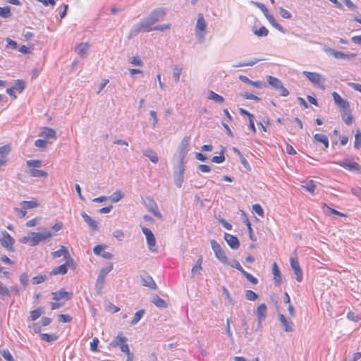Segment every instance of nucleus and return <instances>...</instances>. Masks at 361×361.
Here are the masks:
<instances>
[{
  "label": "nucleus",
  "instance_id": "1",
  "mask_svg": "<svg viewBox=\"0 0 361 361\" xmlns=\"http://www.w3.org/2000/svg\"><path fill=\"white\" fill-rule=\"evenodd\" d=\"M154 24L155 23L149 16L146 17L132 27L129 32V37H133L140 32H148L154 30Z\"/></svg>",
  "mask_w": 361,
  "mask_h": 361
},
{
  "label": "nucleus",
  "instance_id": "2",
  "mask_svg": "<svg viewBox=\"0 0 361 361\" xmlns=\"http://www.w3.org/2000/svg\"><path fill=\"white\" fill-rule=\"evenodd\" d=\"M303 75L314 85H317L323 90L325 88V78L322 75L310 71H303Z\"/></svg>",
  "mask_w": 361,
  "mask_h": 361
},
{
  "label": "nucleus",
  "instance_id": "3",
  "mask_svg": "<svg viewBox=\"0 0 361 361\" xmlns=\"http://www.w3.org/2000/svg\"><path fill=\"white\" fill-rule=\"evenodd\" d=\"M127 342V338L122 336L121 334H118L116 337L111 342L110 345L112 347H119L123 353H125L126 355H128V353H132L130 351V348L128 345L126 343Z\"/></svg>",
  "mask_w": 361,
  "mask_h": 361
},
{
  "label": "nucleus",
  "instance_id": "4",
  "mask_svg": "<svg viewBox=\"0 0 361 361\" xmlns=\"http://www.w3.org/2000/svg\"><path fill=\"white\" fill-rule=\"evenodd\" d=\"M189 142L190 140L188 137H184L182 140L177 152L174 154V159H177L178 161H183L188 152Z\"/></svg>",
  "mask_w": 361,
  "mask_h": 361
},
{
  "label": "nucleus",
  "instance_id": "5",
  "mask_svg": "<svg viewBox=\"0 0 361 361\" xmlns=\"http://www.w3.org/2000/svg\"><path fill=\"white\" fill-rule=\"evenodd\" d=\"M335 164L350 171L361 173V165L353 159H345L343 160L335 162Z\"/></svg>",
  "mask_w": 361,
  "mask_h": 361
},
{
  "label": "nucleus",
  "instance_id": "6",
  "mask_svg": "<svg viewBox=\"0 0 361 361\" xmlns=\"http://www.w3.org/2000/svg\"><path fill=\"white\" fill-rule=\"evenodd\" d=\"M268 83L276 90H280V94L283 97H287L289 94V91L283 87L281 81L273 76L268 75L267 77Z\"/></svg>",
  "mask_w": 361,
  "mask_h": 361
},
{
  "label": "nucleus",
  "instance_id": "7",
  "mask_svg": "<svg viewBox=\"0 0 361 361\" xmlns=\"http://www.w3.org/2000/svg\"><path fill=\"white\" fill-rule=\"evenodd\" d=\"M14 238L6 231L1 232L0 235V244L8 251L13 250Z\"/></svg>",
  "mask_w": 361,
  "mask_h": 361
},
{
  "label": "nucleus",
  "instance_id": "8",
  "mask_svg": "<svg viewBox=\"0 0 361 361\" xmlns=\"http://www.w3.org/2000/svg\"><path fill=\"white\" fill-rule=\"evenodd\" d=\"M32 243L31 246H35L39 243L50 239L53 234L50 231H46L44 233H36L32 232Z\"/></svg>",
  "mask_w": 361,
  "mask_h": 361
},
{
  "label": "nucleus",
  "instance_id": "9",
  "mask_svg": "<svg viewBox=\"0 0 361 361\" xmlns=\"http://www.w3.org/2000/svg\"><path fill=\"white\" fill-rule=\"evenodd\" d=\"M290 264L291 269H292L294 274L295 275L296 280L298 282H301L303 279V274H302V271L300 268L298 257H290Z\"/></svg>",
  "mask_w": 361,
  "mask_h": 361
},
{
  "label": "nucleus",
  "instance_id": "10",
  "mask_svg": "<svg viewBox=\"0 0 361 361\" xmlns=\"http://www.w3.org/2000/svg\"><path fill=\"white\" fill-rule=\"evenodd\" d=\"M142 231L146 237L149 250L152 252L157 251L156 239L152 231L146 227H142Z\"/></svg>",
  "mask_w": 361,
  "mask_h": 361
},
{
  "label": "nucleus",
  "instance_id": "11",
  "mask_svg": "<svg viewBox=\"0 0 361 361\" xmlns=\"http://www.w3.org/2000/svg\"><path fill=\"white\" fill-rule=\"evenodd\" d=\"M166 9L164 8H158L152 11L148 16L156 23L162 20L166 16Z\"/></svg>",
  "mask_w": 361,
  "mask_h": 361
},
{
  "label": "nucleus",
  "instance_id": "12",
  "mask_svg": "<svg viewBox=\"0 0 361 361\" xmlns=\"http://www.w3.org/2000/svg\"><path fill=\"white\" fill-rule=\"evenodd\" d=\"M212 247L215 252L216 257L221 262H225L227 260L226 255L224 251L222 250L220 245L215 240L212 241Z\"/></svg>",
  "mask_w": 361,
  "mask_h": 361
},
{
  "label": "nucleus",
  "instance_id": "13",
  "mask_svg": "<svg viewBox=\"0 0 361 361\" xmlns=\"http://www.w3.org/2000/svg\"><path fill=\"white\" fill-rule=\"evenodd\" d=\"M106 247V246L104 245H97L93 249L94 253L96 255H99L104 259H111L113 258L114 255L111 252H106L105 251Z\"/></svg>",
  "mask_w": 361,
  "mask_h": 361
},
{
  "label": "nucleus",
  "instance_id": "14",
  "mask_svg": "<svg viewBox=\"0 0 361 361\" xmlns=\"http://www.w3.org/2000/svg\"><path fill=\"white\" fill-rule=\"evenodd\" d=\"M51 255L54 258H57L63 256L65 259L68 262H71L73 261V259L71 258L68 249L64 246H61V248L59 250L51 252Z\"/></svg>",
  "mask_w": 361,
  "mask_h": 361
},
{
  "label": "nucleus",
  "instance_id": "15",
  "mask_svg": "<svg viewBox=\"0 0 361 361\" xmlns=\"http://www.w3.org/2000/svg\"><path fill=\"white\" fill-rule=\"evenodd\" d=\"M52 299L56 301L61 300H68L72 296V293L67 292L63 289L52 293Z\"/></svg>",
  "mask_w": 361,
  "mask_h": 361
},
{
  "label": "nucleus",
  "instance_id": "16",
  "mask_svg": "<svg viewBox=\"0 0 361 361\" xmlns=\"http://www.w3.org/2000/svg\"><path fill=\"white\" fill-rule=\"evenodd\" d=\"M145 205L154 216L159 218H161V214L159 211L158 207L156 202L151 198H147L145 202Z\"/></svg>",
  "mask_w": 361,
  "mask_h": 361
},
{
  "label": "nucleus",
  "instance_id": "17",
  "mask_svg": "<svg viewBox=\"0 0 361 361\" xmlns=\"http://www.w3.org/2000/svg\"><path fill=\"white\" fill-rule=\"evenodd\" d=\"M332 96L336 104L343 109H347L349 108V103L347 100L343 99L338 93L334 92Z\"/></svg>",
  "mask_w": 361,
  "mask_h": 361
},
{
  "label": "nucleus",
  "instance_id": "18",
  "mask_svg": "<svg viewBox=\"0 0 361 361\" xmlns=\"http://www.w3.org/2000/svg\"><path fill=\"white\" fill-rule=\"evenodd\" d=\"M224 239L232 249H238L240 247L239 240L235 235L225 233Z\"/></svg>",
  "mask_w": 361,
  "mask_h": 361
},
{
  "label": "nucleus",
  "instance_id": "19",
  "mask_svg": "<svg viewBox=\"0 0 361 361\" xmlns=\"http://www.w3.org/2000/svg\"><path fill=\"white\" fill-rule=\"evenodd\" d=\"M203 32V16L199 15L195 26V35L200 42H202Z\"/></svg>",
  "mask_w": 361,
  "mask_h": 361
},
{
  "label": "nucleus",
  "instance_id": "20",
  "mask_svg": "<svg viewBox=\"0 0 361 361\" xmlns=\"http://www.w3.org/2000/svg\"><path fill=\"white\" fill-rule=\"evenodd\" d=\"M90 47V44L88 42H82L76 46L75 51L77 54L83 57L87 54Z\"/></svg>",
  "mask_w": 361,
  "mask_h": 361
},
{
  "label": "nucleus",
  "instance_id": "21",
  "mask_svg": "<svg viewBox=\"0 0 361 361\" xmlns=\"http://www.w3.org/2000/svg\"><path fill=\"white\" fill-rule=\"evenodd\" d=\"M329 51L334 58L337 59H346L355 57L356 56L355 54H345L333 49H329Z\"/></svg>",
  "mask_w": 361,
  "mask_h": 361
},
{
  "label": "nucleus",
  "instance_id": "22",
  "mask_svg": "<svg viewBox=\"0 0 361 361\" xmlns=\"http://www.w3.org/2000/svg\"><path fill=\"white\" fill-rule=\"evenodd\" d=\"M279 319L285 331L291 332L293 331L292 322L287 320L283 314H279Z\"/></svg>",
  "mask_w": 361,
  "mask_h": 361
},
{
  "label": "nucleus",
  "instance_id": "23",
  "mask_svg": "<svg viewBox=\"0 0 361 361\" xmlns=\"http://www.w3.org/2000/svg\"><path fill=\"white\" fill-rule=\"evenodd\" d=\"M267 315V306L264 303L259 305L257 307V316L258 319L259 325H260L262 320L264 319Z\"/></svg>",
  "mask_w": 361,
  "mask_h": 361
},
{
  "label": "nucleus",
  "instance_id": "24",
  "mask_svg": "<svg viewBox=\"0 0 361 361\" xmlns=\"http://www.w3.org/2000/svg\"><path fill=\"white\" fill-rule=\"evenodd\" d=\"M39 135L42 137H44V138H47V139H56V131L54 129L48 128V127L42 128Z\"/></svg>",
  "mask_w": 361,
  "mask_h": 361
},
{
  "label": "nucleus",
  "instance_id": "25",
  "mask_svg": "<svg viewBox=\"0 0 361 361\" xmlns=\"http://www.w3.org/2000/svg\"><path fill=\"white\" fill-rule=\"evenodd\" d=\"M27 173L31 177H37V178H47L48 176L47 172L44 170L37 169H29Z\"/></svg>",
  "mask_w": 361,
  "mask_h": 361
},
{
  "label": "nucleus",
  "instance_id": "26",
  "mask_svg": "<svg viewBox=\"0 0 361 361\" xmlns=\"http://www.w3.org/2000/svg\"><path fill=\"white\" fill-rule=\"evenodd\" d=\"M314 140L317 143H322L327 149L329 146V138L326 135L322 133H317L314 136Z\"/></svg>",
  "mask_w": 361,
  "mask_h": 361
},
{
  "label": "nucleus",
  "instance_id": "27",
  "mask_svg": "<svg viewBox=\"0 0 361 361\" xmlns=\"http://www.w3.org/2000/svg\"><path fill=\"white\" fill-rule=\"evenodd\" d=\"M70 262H68L67 261L66 262V263L57 267H55L51 271V275H57V274H61V275H63L65 274H66L67 271H68V267L69 265Z\"/></svg>",
  "mask_w": 361,
  "mask_h": 361
},
{
  "label": "nucleus",
  "instance_id": "28",
  "mask_svg": "<svg viewBox=\"0 0 361 361\" xmlns=\"http://www.w3.org/2000/svg\"><path fill=\"white\" fill-rule=\"evenodd\" d=\"M82 217L85 222L88 224V226L94 231H97L98 229L97 223L93 220L89 215L86 213L82 212L81 214Z\"/></svg>",
  "mask_w": 361,
  "mask_h": 361
},
{
  "label": "nucleus",
  "instance_id": "29",
  "mask_svg": "<svg viewBox=\"0 0 361 361\" xmlns=\"http://www.w3.org/2000/svg\"><path fill=\"white\" fill-rule=\"evenodd\" d=\"M272 273L274 275V280L276 285H280L281 282V275L279 268L276 262L272 264Z\"/></svg>",
  "mask_w": 361,
  "mask_h": 361
},
{
  "label": "nucleus",
  "instance_id": "30",
  "mask_svg": "<svg viewBox=\"0 0 361 361\" xmlns=\"http://www.w3.org/2000/svg\"><path fill=\"white\" fill-rule=\"evenodd\" d=\"M142 285L145 286L149 287V288L154 290L157 288L156 283H154L153 279L149 275L142 276Z\"/></svg>",
  "mask_w": 361,
  "mask_h": 361
},
{
  "label": "nucleus",
  "instance_id": "31",
  "mask_svg": "<svg viewBox=\"0 0 361 361\" xmlns=\"http://www.w3.org/2000/svg\"><path fill=\"white\" fill-rule=\"evenodd\" d=\"M143 155L149 158V160L154 164L157 163L159 161L157 153L150 149L144 150Z\"/></svg>",
  "mask_w": 361,
  "mask_h": 361
},
{
  "label": "nucleus",
  "instance_id": "32",
  "mask_svg": "<svg viewBox=\"0 0 361 361\" xmlns=\"http://www.w3.org/2000/svg\"><path fill=\"white\" fill-rule=\"evenodd\" d=\"M207 98L217 104H222L224 102V99L222 96L213 91H209Z\"/></svg>",
  "mask_w": 361,
  "mask_h": 361
},
{
  "label": "nucleus",
  "instance_id": "33",
  "mask_svg": "<svg viewBox=\"0 0 361 361\" xmlns=\"http://www.w3.org/2000/svg\"><path fill=\"white\" fill-rule=\"evenodd\" d=\"M202 259H199L197 264L192 268L191 275L192 278L200 276L202 271Z\"/></svg>",
  "mask_w": 361,
  "mask_h": 361
},
{
  "label": "nucleus",
  "instance_id": "34",
  "mask_svg": "<svg viewBox=\"0 0 361 361\" xmlns=\"http://www.w3.org/2000/svg\"><path fill=\"white\" fill-rule=\"evenodd\" d=\"M183 68L179 65H176L173 67V78L177 83L180 80V76L182 73Z\"/></svg>",
  "mask_w": 361,
  "mask_h": 361
},
{
  "label": "nucleus",
  "instance_id": "35",
  "mask_svg": "<svg viewBox=\"0 0 361 361\" xmlns=\"http://www.w3.org/2000/svg\"><path fill=\"white\" fill-rule=\"evenodd\" d=\"M259 61H260V59L255 58V59H252L247 61L239 62L237 64L234 65L233 66L236 67V68L243 67V66H252L256 64Z\"/></svg>",
  "mask_w": 361,
  "mask_h": 361
},
{
  "label": "nucleus",
  "instance_id": "36",
  "mask_svg": "<svg viewBox=\"0 0 361 361\" xmlns=\"http://www.w3.org/2000/svg\"><path fill=\"white\" fill-rule=\"evenodd\" d=\"M152 302L158 307H166V302L157 295L152 297Z\"/></svg>",
  "mask_w": 361,
  "mask_h": 361
},
{
  "label": "nucleus",
  "instance_id": "37",
  "mask_svg": "<svg viewBox=\"0 0 361 361\" xmlns=\"http://www.w3.org/2000/svg\"><path fill=\"white\" fill-rule=\"evenodd\" d=\"M26 164L30 169H37L42 166V161L39 159H30L26 161Z\"/></svg>",
  "mask_w": 361,
  "mask_h": 361
},
{
  "label": "nucleus",
  "instance_id": "38",
  "mask_svg": "<svg viewBox=\"0 0 361 361\" xmlns=\"http://www.w3.org/2000/svg\"><path fill=\"white\" fill-rule=\"evenodd\" d=\"M21 206L24 207V209H32L39 206V203L37 200H30V201H23L20 203Z\"/></svg>",
  "mask_w": 361,
  "mask_h": 361
},
{
  "label": "nucleus",
  "instance_id": "39",
  "mask_svg": "<svg viewBox=\"0 0 361 361\" xmlns=\"http://www.w3.org/2000/svg\"><path fill=\"white\" fill-rule=\"evenodd\" d=\"M113 269V265L111 263H109L106 267L102 268L98 275L102 280V278L104 279L105 276Z\"/></svg>",
  "mask_w": 361,
  "mask_h": 361
},
{
  "label": "nucleus",
  "instance_id": "40",
  "mask_svg": "<svg viewBox=\"0 0 361 361\" xmlns=\"http://www.w3.org/2000/svg\"><path fill=\"white\" fill-rule=\"evenodd\" d=\"M41 339L42 341L47 342H53L57 340L58 336L56 334H42L40 335Z\"/></svg>",
  "mask_w": 361,
  "mask_h": 361
},
{
  "label": "nucleus",
  "instance_id": "41",
  "mask_svg": "<svg viewBox=\"0 0 361 361\" xmlns=\"http://www.w3.org/2000/svg\"><path fill=\"white\" fill-rule=\"evenodd\" d=\"M43 314L42 308L38 307L30 312V319L32 321H35L38 319Z\"/></svg>",
  "mask_w": 361,
  "mask_h": 361
},
{
  "label": "nucleus",
  "instance_id": "42",
  "mask_svg": "<svg viewBox=\"0 0 361 361\" xmlns=\"http://www.w3.org/2000/svg\"><path fill=\"white\" fill-rule=\"evenodd\" d=\"M354 147L356 149L361 147V131L360 130H357L355 132Z\"/></svg>",
  "mask_w": 361,
  "mask_h": 361
},
{
  "label": "nucleus",
  "instance_id": "43",
  "mask_svg": "<svg viewBox=\"0 0 361 361\" xmlns=\"http://www.w3.org/2000/svg\"><path fill=\"white\" fill-rule=\"evenodd\" d=\"M123 197V194L121 192V190H116L115 191L111 196L110 197V199L114 202H118Z\"/></svg>",
  "mask_w": 361,
  "mask_h": 361
},
{
  "label": "nucleus",
  "instance_id": "44",
  "mask_svg": "<svg viewBox=\"0 0 361 361\" xmlns=\"http://www.w3.org/2000/svg\"><path fill=\"white\" fill-rule=\"evenodd\" d=\"M327 208L330 212L333 214H335V215H338L339 216H343V217H347L348 216V214H344V213H341L339 211L335 209H333V208H331L329 207L326 203H324L323 205H322V208Z\"/></svg>",
  "mask_w": 361,
  "mask_h": 361
},
{
  "label": "nucleus",
  "instance_id": "45",
  "mask_svg": "<svg viewBox=\"0 0 361 361\" xmlns=\"http://www.w3.org/2000/svg\"><path fill=\"white\" fill-rule=\"evenodd\" d=\"M307 191L310 192L312 194L314 193V190L316 188L315 183L313 180H310L306 185L302 186Z\"/></svg>",
  "mask_w": 361,
  "mask_h": 361
},
{
  "label": "nucleus",
  "instance_id": "46",
  "mask_svg": "<svg viewBox=\"0 0 361 361\" xmlns=\"http://www.w3.org/2000/svg\"><path fill=\"white\" fill-rule=\"evenodd\" d=\"M144 314H145L144 310H140L137 311L134 315V317L131 322V324L134 325V324H137L140 320V319L142 317Z\"/></svg>",
  "mask_w": 361,
  "mask_h": 361
},
{
  "label": "nucleus",
  "instance_id": "47",
  "mask_svg": "<svg viewBox=\"0 0 361 361\" xmlns=\"http://www.w3.org/2000/svg\"><path fill=\"white\" fill-rule=\"evenodd\" d=\"M252 210L260 217L264 216V213L262 207L259 204H255L252 205Z\"/></svg>",
  "mask_w": 361,
  "mask_h": 361
},
{
  "label": "nucleus",
  "instance_id": "48",
  "mask_svg": "<svg viewBox=\"0 0 361 361\" xmlns=\"http://www.w3.org/2000/svg\"><path fill=\"white\" fill-rule=\"evenodd\" d=\"M245 298L250 301H255L257 299L258 295L254 291L247 290L245 291Z\"/></svg>",
  "mask_w": 361,
  "mask_h": 361
},
{
  "label": "nucleus",
  "instance_id": "49",
  "mask_svg": "<svg viewBox=\"0 0 361 361\" xmlns=\"http://www.w3.org/2000/svg\"><path fill=\"white\" fill-rule=\"evenodd\" d=\"M11 16L10 8L8 6L0 7V16L8 18Z\"/></svg>",
  "mask_w": 361,
  "mask_h": 361
},
{
  "label": "nucleus",
  "instance_id": "50",
  "mask_svg": "<svg viewBox=\"0 0 361 361\" xmlns=\"http://www.w3.org/2000/svg\"><path fill=\"white\" fill-rule=\"evenodd\" d=\"M254 33L259 37H265L268 35L269 30L265 27L262 26L256 30Z\"/></svg>",
  "mask_w": 361,
  "mask_h": 361
},
{
  "label": "nucleus",
  "instance_id": "51",
  "mask_svg": "<svg viewBox=\"0 0 361 361\" xmlns=\"http://www.w3.org/2000/svg\"><path fill=\"white\" fill-rule=\"evenodd\" d=\"M174 181L177 187L180 188L183 181V176L178 175L177 171H174Z\"/></svg>",
  "mask_w": 361,
  "mask_h": 361
},
{
  "label": "nucleus",
  "instance_id": "52",
  "mask_svg": "<svg viewBox=\"0 0 361 361\" xmlns=\"http://www.w3.org/2000/svg\"><path fill=\"white\" fill-rule=\"evenodd\" d=\"M47 280V276L44 275H39L35 276L32 279V282L33 284L37 285Z\"/></svg>",
  "mask_w": 361,
  "mask_h": 361
},
{
  "label": "nucleus",
  "instance_id": "53",
  "mask_svg": "<svg viewBox=\"0 0 361 361\" xmlns=\"http://www.w3.org/2000/svg\"><path fill=\"white\" fill-rule=\"evenodd\" d=\"M267 20H269V22L273 25L275 27H276L277 29H279V30H282V27L279 25L278 23H276V20L274 19V18L273 17L272 15H270V14H266L265 15Z\"/></svg>",
  "mask_w": 361,
  "mask_h": 361
},
{
  "label": "nucleus",
  "instance_id": "54",
  "mask_svg": "<svg viewBox=\"0 0 361 361\" xmlns=\"http://www.w3.org/2000/svg\"><path fill=\"white\" fill-rule=\"evenodd\" d=\"M267 20H269V22L273 25L275 27H276L277 29H279V30H282V27L279 25L278 23H276V20L274 19V18L273 17L272 15H270V14H266L265 15Z\"/></svg>",
  "mask_w": 361,
  "mask_h": 361
},
{
  "label": "nucleus",
  "instance_id": "55",
  "mask_svg": "<svg viewBox=\"0 0 361 361\" xmlns=\"http://www.w3.org/2000/svg\"><path fill=\"white\" fill-rule=\"evenodd\" d=\"M11 88H13V90L18 91L20 93L23 92V90L25 88V84L22 80H17L15 85L12 87Z\"/></svg>",
  "mask_w": 361,
  "mask_h": 361
},
{
  "label": "nucleus",
  "instance_id": "56",
  "mask_svg": "<svg viewBox=\"0 0 361 361\" xmlns=\"http://www.w3.org/2000/svg\"><path fill=\"white\" fill-rule=\"evenodd\" d=\"M1 355L7 361H14L12 355L8 349H4L1 352Z\"/></svg>",
  "mask_w": 361,
  "mask_h": 361
},
{
  "label": "nucleus",
  "instance_id": "57",
  "mask_svg": "<svg viewBox=\"0 0 361 361\" xmlns=\"http://www.w3.org/2000/svg\"><path fill=\"white\" fill-rule=\"evenodd\" d=\"M104 283V279L102 278V280H101L100 277L98 276L97 279L96 284H95V287H96V289L98 293H100L101 290H102Z\"/></svg>",
  "mask_w": 361,
  "mask_h": 361
},
{
  "label": "nucleus",
  "instance_id": "58",
  "mask_svg": "<svg viewBox=\"0 0 361 361\" xmlns=\"http://www.w3.org/2000/svg\"><path fill=\"white\" fill-rule=\"evenodd\" d=\"M171 27V25L170 23L162 24V25H156L154 27V30L164 32L167 30H170Z\"/></svg>",
  "mask_w": 361,
  "mask_h": 361
},
{
  "label": "nucleus",
  "instance_id": "59",
  "mask_svg": "<svg viewBox=\"0 0 361 361\" xmlns=\"http://www.w3.org/2000/svg\"><path fill=\"white\" fill-rule=\"evenodd\" d=\"M129 62L135 66H142V61L138 56H133L129 59Z\"/></svg>",
  "mask_w": 361,
  "mask_h": 361
},
{
  "label": "nucleus",
  "instance_id": "60",
  "mask_svg": "<svg viewBox=\"0 0 361 361\" xmlns=\"http://www.w3.org/2000/svg\"><path fill=\"white\" fill-rule=\"evenodd\" d=\"M6 48H12L13 49H16L18 48V44L16 41L10 39V38H6Z\"/></svg>",
  "mask_w": 361,
  "mask_h": 361
},
{
  "label": "nucleus",
  "instance_id": "61",
  "mask_svg": "<svg viewBox=\"0 0 361 361\" xmlns=\"http://www.w3.org/2000/svg\"><path fill=\"white\" fill-rule=\"evenodd\" d=\"M243 274L245 276V278L251 282L252 284H257L258 281L257 279L254 277L252 274L247 271H243Z\"/></svg>",
  "mask_w": 361,
  "mask_h": 361
},
{
  "label": "nucleus",
  "instance_id": "62",
  "mask_svg": "<svg viewBox=\"0 0 361 361\" xmlns=\"http://www.w3.org/2000/svg\"><path fill=\"white\" fill-rule=\"evenodd\" d=\"M184 166H183V161H178V164L175 168V171H177L178 175L182 174L183 176L184 174Z\"/></svg>",
  "mask_w": 361,
  "mask_h": 361
},
{
  "label": "nucleus",
  "instance_id": "63",
  "mask_svg": "<svg viewBox=\"0 0 361 361\" xmlns=\"http://www.w3.org/2000/svg\"><path fill=\"white\" fill-rule=\"evenodd\" d=\"M347 318L353 322H358L360 320L359 316L352 311L348 312Z\"/></svg>",
  "mask_w": 361,
  "mask_h": 361
},
{
  "label": "nucleus",
  "instance_id": "64",
  "mask_svg": "<svg viewBox=\"0 0 361 361\" xmlns=\"http://www.w3.org/2000/svg\"><path fill=\"white\" fill-rule=\"evenodd\" d=\"M279 14L281 15V16L282 18H286V19H289L292 16L290 13L288 11H287L283 8H279Z\"/></svg>",
  "mask_w": 361,
  "mask_h": 361
}]
</instances>
